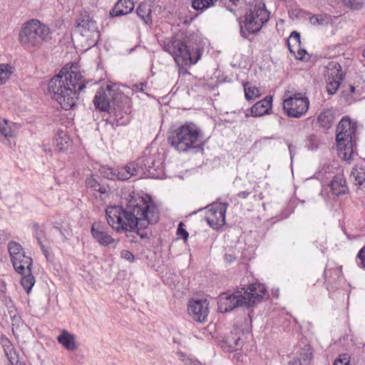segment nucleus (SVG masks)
Wrapping results in <instances>:
<instances>
[{"label": "nucleus", "instance_id": "f257e3e1", "mask_svg": "<svg viewBox=\"0 0 365 365\" xmlns=\"http://www.w3.org/2000/svg\"><path fill=\"white\" fill-rule=\"evenodd\" d=\"M108 225L117 232H125L130 242H138L136 228H145L160 220L157 206L148 195L145 197L133 192L125 205L109 206L106 210Z\"/></svg>", "mask_w": 365, "mask_h": 365}, {"label": "nucleus", "instance_id": "f03ea898", "mask_svg": "<svg viewBox=\"0 0 365 365\" xmlns=\"http://www.w3.org/2000/svg\"><path fill=\"white\" fill-rule=\"evenodd\" d=\"M86 88L80 71L65 66L48 82V90L51 98L66 110L74 108L79 93Z\"/></svg>", "mask_w": 365, "mask_h": 365}, {"label": "nucleus", "instance_id": "7ed1b4c3", "mask_svg": "<svg viewBox=\"0 0 365 365\" xmlns=\"http://www.w3.org/2000/svg\"><path fill=\"white\" fill-rule=\"evenodd\" d=\"M93 103L101 111H108L113 125H125L129 122L128 114L131 112L130 100L122 93L112 89L110 86L100 88L96 93Z\"/></svg>", "mask_w": 365, "mask_h": 365}, {"label": "nucleus", "instance_id": "20e7f679", "mask_svg": "<svg viewBox=\"0 0 365 365\" xmlns=\"http://www.w3.org/2000/svg\"><path fill=\"white\" fill-rule=\"evenodd\" d=\"M267 294L264 285L259 283L252 284L247 289L223 292L217 299L218 310L227 313L240 307L250 308L260 302Z\"/></svg>", "mask_w": 365, "mask_h": 365}, {"label": "nucleus", "instance_id": "39448f33", "mask_svg": "<svg viewBox=\"0 0 365 365\" xmlns=\"http://www.w3.org/2000/svg\"><path fill=\"white\" fill-rule=\"evenodd\" d=\"M163 50L173 57L180 70L197 63L202 53L197 46L188 45L185 40L176 37L164 41Z\"/></svg>", "mask_w": 365, "mask_h": 365}, {"label": "nucleus", "instance_id": "423d86ee", "mask_svg": "<svg viewBox=\"0 0 365 365\" xmlns=\"http://www.w3.org/2000/svg\"><path fill=\"white\" fill-rule=\"evenodd\" d=\"M356 122L351 121L347 116H344L336 128V150L338 155L344 161L353 160L356 153Z\"/></svg>", "mask_w": 365, "mask_h": 365}, {"label": "nucleus", "instance_id": "0eeeda50", "mask_svg": "<svg viewBox=\"0 0 365 365\" xmlns=\"http://www.w3.org/2000/svg\"><path fill=\"white\" fill-rule=\"evenodd\" d=\"M200 130L192 123L183 125L170 133L168 141L180 152H187L191 149L203 150Z\"/></svg>", "mask_w": 365, "mask_h": 365}, {"label": "nucleus", "instance_id": "6e6552de", "mask_svg": "<svg viewBox=\"0 0 365 365\" xmlns=\"http://www.w3.org/2000/svg\"><path fill=\"white\" fill-rule=\"evenodd\" d=\"M51 39L49 27L38 19L26 21L19 32V41L25 48L39 47Z\"/></svg>", "mask_w": 365, "mask_h": 365}, {"label": "nucleus", "instance_id": "1a4fd4ad", "mask_svg": "<svg viewBox=\"0 0 365 365\" xmlns=\"http://www.w3.org/2000/svg\"><path fill=\"white\" fill-rule=\"evenodd\" d=\"M269 19V12L262 1L251 4L245 15V27L248 34H256Z\"/></svg>", "mask_w": 365, "mask_h": 365}, {"label": "nucleus", "instance_id": "9d476101", "mask_svg": "<svg viewBox=\"0 0 365 365\" xmlns=\"http://www.w3.org/2000/svg\"><path fill=\"white\" fill-rule=\"evenodd\" d=\"M290 92L286 91L283 99V109L290 118H299L304 115L309 107V99L301 93H295L289 96Z\"/></svg>", "mask_w": 365, "mask_h": 365}, {"label": "nucleus", "instance_id": "9b49d317", "mask_svg": "<svg viewBox=\"0 0 365 365\" xmlns=\"http://www.w3.org/2000/svg\"><path fill=\"white\" fill-rule=\"evenodd\" d=\"M327 73V91L329 94L336 93L341 84L344 73L341 70V65L336 61H330L326 66Z\"/></svg>", "mask_w": 365, "mask_h": 365}, {"label": "nucleus", "instance_id": "f8f14e48", "mask_svg": "<svg viewBox=\"0 0 365 365\" xmlns=\"http://www.w3.org/2000/svg\"><path fill=\"white\" fill-rule=\"evenodd\" d=\"M226 203H214L208 207L205 220L212 228L217 230L225 223Z\"/></svg>", "mask_w": 365, "mask_h": 365}, {"label": "nucleus", "instance_id": "ddd939ff", "mask_svg": "<svg viewBox=\"0 0 365 365\" xmlns=\"http://www.w3.org/2000/svg\"><path fill=\"white\" fill-rule=\"evenodd\" d=\"M133 163L135 164V170L132 172L133 175L138 173H142L143 174L148 173L152 178H155V172L161 167L160 160H156L155 155H143L136 162Z\"/></svg>", "mask_w": 365, "mask_h": 365}, {"label": "nucleus", "instance_id": "4468645a", "mask_svg": "<svg viewBox=\"0 0 365 365\" xmlns=\"http://www.w3.org/2000/svg\"><path fill=\"white\" fill-rule=\"evenodd\" d=\"M77 28L82 36L91 38L99 36L97 23L86 11H81L76 20Z\"/></svg>", "mask_w": 365, "mask_h": 365}, {"label": "nucleus", "instance_id": "2eb2a0df", "mask_svg": "<svg viewBox=\"0 0 365 365\" xmlns=\"http://www.w3.org/2000/svg\"><path fill=\"white\" fill-rule=\"evenodd\" d=\"M208 305L206 299H191L187 305V311L193 320L204 323L209 313Z\"/></svg>", "mask_w": 365, "mask_h": 365}, {"label": "nucleus", "instance_id": "dca6fc26", "mask_svg": "<svg viewBox=\"0 0 365 365\" xmlns=\"http://www.w3.org/2000/svg\"><path fill=\"white\" fill-rule=\"evenodd\" d=\"M135 170V164L130 163L124 167L113 170L108 167H102L100 169L101 173L105 178L109 180H115V178L120 180H126L130 178Z\"/></svg>", "mask_w": 365, "mask_h": 365}, {"label": "nucleus", "instance_id": "f3484780", "mask_svg": "<svg viewBox=\"0 0 365 365\" xmlns=\"http://www.w3.org/2000/svg\"><path fill=\"white\" fill-rule=\"evenodd\" d=\"M91 232L92 237L102 246L107 247L115 242L100 223H93Z\"/></svg>", "mask_w": 365, "mask_h": 365}, {"label": "nucleus", "instance_id": "a211bd4d", "mask_svg": "<svg viewBox=\"0 0 365 365\" xmlns=\"http://www.w3.org/2000/svg\"><path fill=\"white\" fill-rule=\"evenodd\" d=\"M85 186L88 190L92 191L94 195H96V193L101 195L108 192V185L97 175L91 174L87 176L85 180Z\"/></svg>", "mask_w": 365, "mask_h": 365}, {"label": "nucleus", "instance_id": "6ab92c4d", "mask_svg": "<svg viewBox=\"0 0 365 365\" xmlns=\"http://www.w3.org/2000/svg\"><path fill=\"white\" fill-rule=\"evenodd\" d=\"M272 97L266 96L264 99L256 103L250 108L252 117H260L269 114L272 109Z\"/></svg>", "mask_w": 365, "mask_h": 365}, {"label": "nucleus", "instance_id": "aec40b11", "mask_svg": "<svg viewBox=\"0 0 365 365\" xmlns=\"http://www.w3.org/2000/svg\"><path fill=\"white\" fill-rule=\"evenodd\" d=\"M134 7L132 0H119L110 11V15L113 17L124 16L130 14Z\"/></svg>", "mask_w": 365, "mask_h": 365}, {"label": "nucleus", "instance_id": "412c9836", "mask_svg": "<svg viewBox=\"0 0 365 365\" xmlns=\"http://www.w3.org/2000/svg\"><path fill=\"white\" fill-rule=\"evenodd\" d=\"M351 177L357 189L365 191V165H356L353 168Z\"/></svg>", "mask_w": 365, "mask_h": 365}, {"label": "nucleus", "instance_id": "4be33fe9", "mask_svg": "<svg viewBox=\"0 0 365 365\" xmlns=\"http://www.w3.org/2000/svg\"><path fill=\"white\" fill-rule=\"evenodd\" d=\"M11 262L16 272L20 274H24L25 272L31 271L33 260L25 254L21 255V258H18V260H13Z\"/></svg>", "mask_w": 365, "mask_h": 365}, {"label": "nucleus", "instance_id": "5701e85b", "mask_svg": "<svg viewBox=\"0 0 365 365\" xmlns=\"http://www.w3.org/2000/svg\"><path fill=\"white\" fill-rule=\"evenodd\" d=\"M71 145V140L66 132L63 130L58 131L55 138L53 140V145L59 151L67 150Z\"/></svg>", "mask_w": 365, "mask_h": 365}, {"label": "nucleus", "instance_id": "b1692460", "mask_svg": "<svg viewBox=\"0 0 365 365\" xmlns=\"http://www.w3.org/2000/svg\"><path fill=\"white\" fill-rule=\"evenodd\" d=\"M57 340L59 344L63 345L68 351H74L77 349L73 334L66 330H63L58 336Z\"/></svg>", "mask_w": 365, "mask_h": 365}, {"label": "nucleus", "instance_id": "393cba45", "mask_svg": "<svg viewBox=\"0 0 365 365\" xmlns=\"http://www.w3.org/2000/svg\"><path fill=\"white\" fill-rule=\"evenodd\" d=\"M330 189L333 195L339 196L345 194L347 190L346 180L341 176H335L330 182Z\"/></svg>", "mask_w": 365, "mask_h": 365}, {"label": "nucleus", "instance_id": "a878e982", "mask_svg": "<svg viewBox=\"0 0 365 365\" xmlns=\"http://www.w3.org/2000/svg\"><path fill=\"white\" fill-rule=\"evenodd\" d=\"M223 342L227 344L229 351H235L240 349L242 346V340L240 338V333L232 332L230 336H227L223 340Z\"/></svg>", "mask_w": 365, "mask_h": 365}, {"label": "nucleus", "instance_id": "bb28decb", "mask_svg": "<svg viewBox=\"0 0 365 365\" xmlns=\"http://www.w3.org/2000/svg\"><path fill=\"white\" fill-rule=\"evenodd\" d=\"M136 13L145 24L150 25L153 23L151 17L152 9L149 4L141 3L137 7Z\"/></svg>", "mask_w": 365, "mask_h": 365}, {"label": "nucleus", "instance_id": "cd10ccee", "mask_svg": "<svg viewBox=\"0 0 365 365\" xmlns=\"http://www.w3.org/2000/svg\"><path fill=\"white\" fill-rule=\"evenodd\" d=\"M320 126L324 129H329L331 127L334 120V112L331 109L323 110L317 118Z\"/></svg>", "mask_w": 365, "mask_h": 365}, {"label": "nucleus", "instance_id": "c85d7f7f", "mask_svg": "<svg viewBox=\"0 0 365 365\" xmlns=\"http://www.w3.org/2000/svg\"><path fill=\"white\" fill-rule=\"evenodd\" d=\"M8 250L11 261L18 260V258H21V256L25 254L21 245L14 241H11L8 244Z\"/></svg>", "mask_w": 365, "mask_h": 365}, {"label": "nucleus", "instance_id": "c756f323", "mask_svg": "<svg viewBox=\"0 0 365 365\" xmlns=\"http://www.w3.org/2000/svg\"><path fill=\"white\" fill-rule=\"evenodd\" d=\"M287 43L290 53H295L296 48L300 47V34L295 31H292Z\"/></svg>", "mask_w": 365, "mask_h": 365}, {"label": "nucleus", "instance_id": "7c9ffc66", "mask_svg": "<svg viewBox=\"0 0 365 365\" xmlns=\"http://www.w3.org/2000/svg\"><path fill=\"white\" fill-rule=\"evenodd\" d=\"M21 283L25 291L29 294L35 284V278L31 273V271L25 272L21 274Z\"/></svg>", "mask_w": 365, "mask_h": 365}, {"label": "nucleus", "instance_id": "2f4dec72", "mask_svg": "<svg viewBox=\"0 0 365 365\" xmlns=\"http://www.w3.org/2000/svg\"><path fill=\"white\" fill-rule=\"evenodd\" d=\"M331 21V16L327 14L313 15L309 18V22L314 26H326Z\"/></svg>", "mask_w": 365, "mask_h": 365}, {"label": "nucleus", "instance_id": "473e14b6", "mask_svg": "<svg viewBox=\"0 0 365 365\" xmlns=\"http://www.w3.org/2000/svg\"><path fill=\"white\" fill-rule=\"evenodd\" d=\"M218 0H192V7L196 11H203L212 6Z\"/></svg>", "mask_w": 365, "mask_h": 365}, {"label": "nucleus", "instance_id": "72a5a7b5", "mask_svg": "<svg viewBox=\"0 0 365 365\" xmlns=\"http://www.w3.org/2000/svg\"><path fill=\"white\" fill-rule=\"evenodd\" d=\"M244 91L245 98L247 101L254 100L261 95L258 88L255 86H250L249 83L244 84Z\"/></svg>", "mask_w": 365, "mask_h": 365}, {"label": "nucleus", "instance_id": "f704fd0d", "mask_svg": "<svg viewBox=\"0 0 365 365\" xmlns=\"http://www.w3.org/2000/svg\"><path fill=\"white\" fill-rule=\"evenodd\" d=\"M13 73V68L9 64H0V85L5 83Z\"/></svg>", "mask_w": 365, "mask_h": 365}, {"label": "nucleus", "instance_id": "c9c22d12", "mask_svg": "<svg viewBox=\"0 0 365 365\" xmlns=\"http://www.w3.org/2000/svg\"><path fill=\"white\" fill-rule=\"evenodd\" d=\"M5 355L10 365H26L24 361L20 360L19 355L15 349L6 353Z\"/></svg>", "mask_w": 365, "mask_h": 365}, {"label": "nucleus", "instance_id": "e433bc0d", "mask_svg": "<svg viewBox=\"0 0 365 365\" xmlns=\"http://www.w3.org/2000/svg\"><path fill=\"white\" fill-rule=\"evenodd\" d=\"M5 355L10 365H26L24 361L20 360L19 355L15 349L6 353Z\"/></svg>", "mask_w": 365, "mask_h": 365}, {"label": "nucleus", "instance_id": "4c0bfd02", "mask_svg": "<svg viewBox=\"0 0 365 365\" xmlns=\"http://www.w3.org/2000/svg\"><path fill=\"white\" fill-rule=\"evenodd\" d=\"M12 135V130L8 125L7 120H0V138H9Z\"/></svg>", "mask_w": 365, "mask_h": 365}, {"label": "nucleus", "instance_id": "58836bf2", "mask_svg": "<svg viewBox=\"0 0 365 365\" xmlns=\"http://www.w3.org/2000/svg\"><path fill=\"white\" fill-rule=\"evenodd\" d=\"M365 0H344V4L346 7L351 9H360L362 8Z\"/></svg>", "mask_w": 365, "mask_h": 365}, {"label": "nucleus", "instance_id": "ea45409f", "mask_svg": "<svg viewBox=\"0 0 365 365\" xmlns=\"http://www.w3.org/2000/svg\"><path fill=\"white\" fill-rule=\"evenodd\" d=\"M0 343L4 349V353H7L9 351H12L14 349L13 344L11 341L4 335L0 338Z\"/></svg>", "mask_w": 365, "mask_h": 365}, {"label": "nucleus", "instance_id": "a19ab883", "mask_svg": "<svg viewBox=\"0 0 365 365\" xmlns=\"http://www.w3.org/2000/svg\"><path fill=\"white\" fill-rule=\"evenodd\" d=\"M312 359V352L309 351V349H307V350H303L301 353H300V356H299V362H300V365H306L307 363H309Z\"/></svg>", "mask_w": 365, "mask_h": 365}, {"label": "nucleus", "instance_id": "79ce46f5", "mask_svg": "<svg viewBox=\"0 0 365 365\" xmlns=\"http://www.w3.org/2000/svg\"><path fill=\"white\" fill-rule=\"evenodd\" d=\"M184 223L182 222H180L178 224V230H177V235L180 237H181L185 241H187L189 234L186 231L185 229H184Z\"/></svg>", "mask_w": 365, "mask_h": 365}, {"label": "nucleus", "instance_id": "37998d69", "mask_svg": "<svg viewBox=\"0 0 365 365\" xmlns=\"http://www.w3.org/2000/svg\"><path fill=\"white\" fill-rule=\"evenodd\" d=\"M357 258L360 260L359 267L365 269V246H364L358 252Z\"/></svg>", "mask_w": 365, "mask_h": 365}, {"label": "nucleus", "instance_id": "c03bdc74", "mask_svg": "<svg viewBox=\"0 0 365 365\" xmlns=\"http://www.w3.org/2000/svg\"><path fill=\"white\" fill-rule=\"evenodd\" d=\"M120 257L129 262H133L135 261V257L133 253L126 250H123L120 252Z\"/></svg>", "mask_w": 365, "mask_h": 365}, {"label": "nucleus", "instance_id": "a18cd8bd", "mask_svg": "<svg viewBox=\"0 0 365 365\" xmlns=\"http://www.w3.org/2000/svg\"><path fill=\"white\" fill-rule=\"evenodd\" d=\"M349 358L346 355H340L334 362L333 365H349Z\"/></svg>", "mask_w": 365, "mask_h": 365}, {"label": "nucleus", "instance_id": "49530a36", "mask_svg": "<svg viewBox=\"0 0 365 365\" xmlns=\"http://www.w3.org/2000/svg\"><path fill=\"white\" fill-rule=\"evenodd\" d=\"M32 230H33V231L34 232V236H35L36 238H37V233L40 234L41 237H43L44 235V230L36 222H34L32 225Z\"/></svg>", "mask_w": 365, "mask_h": 365}, {"label": "nucleus", "instance_id": "de8ad7c7", "mask_svg": "<svg viewBox=\"0 0 365 365\" xmlns=\"http://www.w3.org/2000/svg\"><path fill=\"white\" fill-rule=\"evenodd\" d=\"M140 227H138L136 228V235L139 237L141 240H145L146 241L148 240V237L147 233L145 231H140Z\"/></svg>", "mask_w": 365, "mask_h": 365}, {"label": "nucleus", "instance_id": "09e8293b", "mask_svg": "<svg viewBox=\"0 0 365 365\" xmlns=\"http://www.w3.org/2000/svg\"><path fill=\"white\" fill-rule=\"evenodd\" d=\"M296 52L297 53L296 58L299 60H303L304 55L307 53L306 50L302 49L300 47H298L297 48H296Z\"/></svg>", "mask_w": 365, "mask_h": 365}, {"label": "nucleus", "instance_id": "8fccbe9b", "mask_svg": "<svg viewBox=\"0 0 365 365\" xmlns=\"http://www.w3.org/2000/svg\"><path fill=\"white\" fill-rule=\"evenodd\" d=\"M185 364L186 365H202V364L196 360V359H187L185 360Z\"/></svg>", "mask_w": 365, "mask_h": 365}, {"label": "nucleus", "instance_id": "3c124183", "mask_svg": "<svg viewBox=\"0 0 365 365\" xmlns=\"http://www.w3.org/2000/svg\"><path fill=\"white\" fill-rule=\"evenodd\" d=\"M136 88L140 91H144L145 88L147 87V83L145 82H141L140 83H137L135 85Z\"/></svg>", "mask_w": 365, "mask_h": 365}, {"label": "nucleus", "instance_id": "603ef678", "mask_svg": "<svg viewBox=\"0 0 365 365\" xmlns=\"http://www.w3.org/2000/svg\"><path fill=\"white\" fill-rule=\"evenodd\" d=\"M250 193H251L250 192L242 191V192H240L237 193V196L240 198L246 199L250 195Z\"/></svg>", "mask_w": 365, "mask_h": 365}, {"label": "nucleus", "instance_id": "864d4df0", "mask_svg": "<svg viewBox=\"0 0 365 365\" xmlns=\"http://www.w3.org/2000/svg\"><path fill=\"white\" fill-rule=\"evenodd\" d=\"M41 251L43 253L45 257L47 259V260H49L50 258V252L48 250L45 246H41Z\"/></svg>", "mask_w": 365, "mask_h": 365}, {"label": "nucleus", "instance_id": "5fc2aeb1", "mask_svg": "<svg viewBox=\"0 0 365 365\" xmlns=\"http://www.w3.org/2000/svg\"><path fill=\"white\" fill-rule=\"evenodd\" d=\"M41 237H41V235L37 233V238H36V240H37L38 244V245L40 246L41 248V246H44L43 245V243H42Z\"/></svg>", "mask_w": 365, "mask_h": 365}, {"label": "nucleus", "instance_id": "6e6d98bb", "mask_svg": "<svg viewBox=\"0 0 365 365\" xmlns=\"http://www.w3.org/2000/svg\"><path fill=\"white\" fill-rule=\"evenodd\" d=\"M240 34L242 36H243L244 38H247V36H246V34H245V31L243 30V28L242 26H240Z\"/></svg>", "mask_w": 365, "mask_h": 365}, {"label": "nucleus", "instance_id": "4d7b16f0", "mask_svg": "<svg viewBox=\"0 0 365 365\" xmlns=\"http://www.w3.org/2000/svg\"><path fill=\"white\" fill-rule=\"evenodd\" d=\"M226 9L227 10L230 11V12L233 13L235 16H236V14H235V9L230 7V6H226Z\"/></svg>", "mask_w": 365, "mask_h": 365}, {"label": "nucleus", "instance_id": "13d9d810", "mask_svg": "<svg viewBox=\"0 0 365 365\" xmlns=\"http://www.w3.org/2000/svg\"><path fill=\"white\" fill-rule=\"evenodd\" d=\"M225 257L227 260L230 262H232L234 259L232 255H226Z\"/></svg>", "mask_w": 365, "mask_h": 365}, {"label": "nucleus", "instance_id": "bf43d9fd", "mask_svg": "<svg viewBox=\"0 0 365 365\" xmlns=\"http://www.w3.org/2000/svg\"><path fill=\"white\" fill-rule=\"evenodd\" d=\"M245 116H246V117L252 116V115L250 114V108L247 109V110H245Z\"/></svg>", "mask_w": 365, "mask_h": 365}, {"label": "nucleus", "instance_id": "052dcab7", "mask_svg": "<svg viewBox=\"0 0 365 365\" xmlns=\"http://www.w3.org/2000/svg\"><path fill=\"white\" fill-rule=\"evenodd\" d=\"M349 89L351 93H354L355 91V87L353 86H350Z\"/></svg>", "mask_w": 365, "mask_h": 365}, {"label": "nucleus", "instance_id": "680f3d73", "mask_svg": "<svg viewBox=\"0 0 365 365\" xmlns=\"http://www.w3.org/2000/svg\"><path fill=\"white\" fill-rule=\"evenodd\" d=\"M363 56L365 58V49L364 50V52H363Z\"/></svg>", "mask_w": 365, "mask_h": 365}]
</instances>
